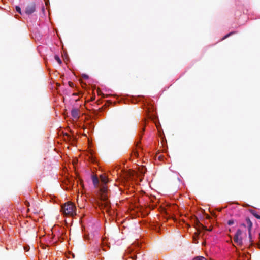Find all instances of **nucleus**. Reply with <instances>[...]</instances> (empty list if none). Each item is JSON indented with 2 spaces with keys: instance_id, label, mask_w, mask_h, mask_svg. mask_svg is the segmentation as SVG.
I'll return each mask as SVG.
<instances>
[{
  "instance_id": "obj_1",
  "label": "nucleus",
  "mask_w": 260,
  "mask_h": 260,
  "mask_svg": "<svg viewBox=\"0 0 260 260\" xmlns=\"http://www.w3.org/2000/svg\"><path fill=\"white\" fill-rule=\"evenodd\" d=\"M100 180L102 182L103 184L101 185L99 193H100V198L102 201H103L104 203L98 202V205L100 207L106 208L108 209L110 207L109 206V202L108 200L107 197V188L106 186V184L108 182V179L106 175L104 174L101 175L100 176Z\"/></svg>"
},
{
  "instance_id": "obj_2",
  "label": "nucleus",
  "mask_w": 260,
  "mask_h": 260,
  "mask_svg": "<svg viewBox=\"0 0 260 260\" xmlns=\"http://www.w3.org/2000/svg\"><path fill=\"white\" fill-rule=\"evenodd\" d=\"M76 207L72 203H67L62 207V211L66 215L73 216L76 215Z\"/></svg>"
},
{
  "instance_id": "obj_3",
  "label": "nucleus",
  "mask_w": 260,
  "mask_h": 260,
  "mask_svg": "<svg viewBox=\"0 0 260 260\" xmlns=\"http://www.w3.org/2000/svg\"><path fill=\"white\" fill-rule=\"evenodd\" d=\"M246 224L245 223H242L241 224V226L246 227V226L248 228V236L249 238L250 241L251 242L252 237H251V229L252 228V223L250 220L249 218H246Z\"/></svg>"
},
{
  "instance_id": "obj_4",
  "label": "nucleus",
  "mask_w": 260,
  "mask_h": 260,
  "mask_svg": "<svg viewBox=\"0 0 260 260\" xmlns=\"http://www.w3.org/2000/svg\"><path fill=\"white\" fill-rule=\"evenodd\" d=\"M242 231L240 229H238L234 237V241L239 245H242L243 244L242 238L241 237Z\"/></svg>"
},
{
  "instance_id": "obj_5",
  "label": "nucleus",
  "mask_w": 260,
  "mask_h": 260,
  "mask_svg": "<svg viewBox=\"0 0 260 260\" xmlns=\"http://www.w3.org/2000/svg\"><path fill=\"white\" fill-rule=\"evenodd\" d=\"M36 11V5L34 3L29 4L25 9V13L28 15L31 14Z\"/></svg>"
},
{
  "instance_id": "obj_6",
  "label": "nucleus",
  "mask_w": 260,
  "mask_h": 260,
  "mask_svg": "<svg viewBox=\"0 0 260 260\" xmlns=\"http://www.w3.org/2000/svg\"><path fill=\"white\" fill-rule=\"evenodd\" d=\"M71 115L74 118L78 119L79 117V110L77 108H73L71 110Z\"/></svg>"
},
{
  "instance_id": "obj_7",
  "label": "nucleus",
  "mask_w": 260,
  "mask_h": 260,
  "mask_svg": "<svg viewBox=\"0 0 260 260\" xmlns=\"http://www.w3.org/2000/svg\"><path fill=\"white\" fill-rule=\"evenodd\" d=\"M92 182L95 187H97L99 186V180L96 176H92Z\"/></svg>"
},
{
  "instance_id": "obj_8",
  "label": "nucleus",
  "mask_w": 260,
  "mask_h": 260,
  "mask_svg": "<svg viewBox=\"0 0 260 260\" xmlns=\"http://www.w3.org/2000/svg\"><path fill=\"white\" fill-rule=\"evenodd\" d=\"M197 229L199 232H200L201 230H205L207 231L208 230L206 226H204L202 224L199 222L197 224Z\"/></svg>"
},
{
  "instance_id": "obj_9",
  "label": "nucleus",
  "mask_w": 260,
  "mask_h": 260,
  "mask_svg": "<svg viewBox=\"0 0 260 260\" xmlns=\"http://www.w3.org/2000/svg\"><path fill=\"white\" fill-rule=\"evenodd\" d=\"M251 213L257 219H260V215L256 213L255 211H252Z\"/></svg>"
},
{
  "instance_id": "obj_10",
  "label": "nucleus",
  "mask_w": 260,
  "mask_h": 260,
  "mask_svg": "<svg viewBox=\"0 0 260 260\" xmlns=\"http://www.w3.org/2000/svg\"><path fill=\"white\" fill-rule=\"evenodd\" d=\"M54 59L59 64H61V63H62L61 60L58 55H55L54 56Z\"/></svg>"
},
{
  "instance_id": "obj_11",
  "label": "nucleus",
  "mask_w": 260,
  "mask_h": 260,
  "mask_svg": "<svg viewBox=\"0 0 260 260\" xmlns=\"http://www.w3.org/2000/svg\"><path fill=\"white\" fill-rule=\"evenodd\" d=\"M193 260H207V259L203 256H197V257H195Z\"/></svg>"
},
{
  "instance_id": "obj_12",
  "label": "nucleus",
  "mask_w": 260,
  "mask_h": 260,
  "mask_svg": "<svg viewBox=\"0 0 260 260\" xmlns=\"http://www.w3.org/2000/svg\"><path fill=\"white\" fill-rule=\"evenodd\" d=\"M16 10L17 11V12H18L19 14H21V8L19 6H16Z\"/></svg>"
},
{
  "instance_id": "obj_13",
  "label": "nucleus",
  "mask_w": 260,
  "mask_h": 260,
  "mask_svg": "<svg viewBox=\"0 0 260 260\" xmlns=\"http://www.w3.org/2000/svg\"><path fill=\"white\" fill-rule=\"evenodd\" d=\"M234 223V220H233V219H231V220H229L228 221V225H231L232 224H233Z\"/></svg>"
},
{
  "instance_id": "obj_14",
  "label": "nucleus",
  "mask_w": 260,
  "mask_h": 260,
  "mask_svg": "<svg viewBox=\"0 0 260 260\" xmlns=\"http://www.w3.org/2000/svg\"><path fill=\"white\" fill-rule=\"evenodd\" d=\"M234 32H231V33H229L228 34H227L226 35H225L223 38L222 39L224 40L226 38H227L228 37H229L230 36H231L232 34H233Z\"/></svg>"
},
{
  "instance_id": "obj_15",
  "label": "nucleus",
  "mask_w": 260,
  "mask_h": 260,
  "mask_svg": "<svg viewBox=\"0 0 260 260\" xmlns=\"http://www.w3.org/2000/svg\"><path fill=\"white\" fill-rule=\"evenodd\" d=\"M69 84L70 86H72L73 85V83L72 82H69Z\"/></svg>"
},
{
  "instance_id": "obj_16",
  "label": "nucleus",
  "mask_w": 260,
  "mask_h": 260,
  "mask_svg": "<svg viewBox=\"0 0 260 260\" xmlns=\"http://www.w3.org/2000/svg\"><path fill=\"white\" fill-rule=\"evenodd\" d=\"M135 155L136 156H137L138 154V152H135Z\"/></svg>"
},
{
  "instance_id": "obj_17",
  "label": "nucleus",
  "mask_w": 260,
  "mask_h": 260,
  "mask_svg": "<svg viewBox=\"0 0 260 260\" xmlns=\"http://www.w3.org/2000/svg\"><path fill=\"white\" fill-rule=\"evenodd\" d=\"M194 243H198V241H196V240L195 239V238H194Z\"/></svg>"
},
{
  "instance_id": "obj_18",
  "label": "nucleus",
  "mask_w": 260,
  "mask_h": 260,
  "mask_svg": "<svg viewBox=\"0 0 260 260\" xmlns=\"http://www.w3.org/2000/svg\"><path fill=\"white\" fill-rule=\"evenodd\" d=\"M24 249H26V251H28L27 248L26 247H24Z\"/></svg>"
},
{
  "instance_id": "obj_19",
  "label": "nucleus",
  "mask_w": 260,
  "mask_h": 260,
  "mask_svg": "<svg viewBox=\"0 0 260 260\" xmlns=\"http://www.w3.org/2000/svg\"><path fill=\"white\" fill-rule=\"evenodd\" d=\"M24 249H26V251H28L27 248L26 247H24Z\"/></svg>"
},
{
  "instance_id": "obj_20",
  "label": "nucleus",
  "mask_w": 260,
  "mask_h": 260,
  "mask_svg": "<svg viewBox=\"0 0 260 260\" xmlns=\"http://www.w3.org/2000/svg\"><path fill=\"white\" fill-rule=\"evenodd\" d=\"M24 249H26V251H28L27 248L26 247H24Z\"/></svg>"
},
{
  "instance_id": "obj_21",
  "label": "nucleus",
  "mask_w": 260,
  "mask_h": 260,
  "mask_svg": "<svg viewBox=\"0 0 260 260\" xmlns=\"http://www.w3.org/2000/svg\"><path fill=\"white\" fill-rule=\"evenodd\" d=\"M84 77L85 78H88V76L87 75H84Z\"/></svg>"
},
{
  "instance_id": "obj_22",
  "label": "nucleus",
  "mask_w": 260,
  "mask_h": 260,
  "mask_svg": "<svg viewBox=\"0 0 260 260\" xmlns=\"http://www.w3.org/2000/svg\"><path fill=\"white\" fill-rule=\"evenodd\" d=\"M141 173L142 174H143V175L145 174V172H143L142 171H141Z\"/></svg>"
},
{
  "instance_id": "obj_23",
  "label": "nucleus",
  "mask_w": 260,
  "mask_h": 260,
  "mask_svg": "<svg viewBox=\"0 0 260 260\" xmlns=\"http://www.w3.org/2000/svg\"><path fill=\"white\" fill-rule=\"evenodd\" d=\"M67 137H70V136H69V135H67Z\"/></svg>"
},
{
  "instance_id": "obj_24",
  "label": "nucleus",
  "mask_w": 260,
  "mask_h": 260,
  "mask_svg": "<svg viewBox=\"0 0 260 260\" xmlns=\"http://www.w3.org/2000/svg\"><path fill=\"white\" fill-rule=\"evenodd\" d=\"M259 248H260V246H259Z\"/></svg>"
}]
</instances>
